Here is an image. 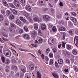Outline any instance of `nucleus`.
Returning a JSON list of instances; mask_svg holds the SVG:
<instances>
[{
	"label": "nucleus",
	"mask_w": 78,
	"mask_h": 78,
	"mask_svg": "<svg viewBox=\"0 0 78 78\" xmlns=\"http://www.w3.org/2000/svg\"><path fill=\"white\" fill-rule=\"evenodd\" d=\"M4 55L7 57H10L11 56V52L9 50H6L4 52Z\"/></svg>",
	"instance_id": "nucleus-1"
},
{
	"label": "nucleus",
	"mask_w": 78,
	"mask_h": 78,
	"mask_svg": "<svg viewBox=\"0 0 78 78\" xmlns=\"http://www.w3.org/2000/svg\"><path fill=\"white\" fill-rule=\"evenodd\" d=\"M13 3L15 6L18 7H19V6H20V4L19 3V0H14Z\"/></svg>",
	"instance_id": "nucleus-2"
},
{
	"label": "nucleus",
	"mask_w": 78,
	"mask_h": 78,
	"mask_svg": "<svg viewBox=\"0 0 78 78\" xmlns=\"http://www.w3.org/2000/svg\"><path fill=\"white\" fill-rule=\"evenodd\" d=\"M74 43L77 46V47H78V36H75L74 38Z\"/></svg>",
	"instance_id": "nucleus-3"
},
{
	"label": "nucleus",
	"mask_w": 78,
	"mask_h": 78,
	"mask_svg": "<svg viewBox=\"0 0 78 78\" xmlns=\"http://www.w3.org/2000/svg\"><path fill=\"white\" fill-rule=\"evenodd\" d=\"M2 34L4 36L7 37L8 36L6 35V30L5 29L2 30Z\"/></svg>",
	"instance_id": "nucleus-4"
},
{
	"label": "nucleus",
	"mask_w": 78,
	"mask_h": 78,
	"mask_svg": "<svg viewBox=\"0 0 78 78\" xmlns=\"http://www.w3.org/2000/svg\"><path fill=\"white\" fill-rule=\"evenodd\" d=\"M23 37L25 39H26L27 40L30 39V36H29V35L27 34H24L23 35Z\"/></svg>",
	"instance_id": "nucleus-5"
},
{
	"label": "nucleus",
	"mask_w": 78,
	"mask_h": 78,
	"mask_svg": "<svg viewBox=\"0 0 78 78\" xmlns=\"http://www.w3.org/2000/svg\"><path fill=\"white\" fill-rule=\"evenodd\" d=\"M25 9L27 10V11H29V12H31V7L30 6H28L27 5L25 7Z\"/></svg>",
	"instance_id": "nucleus-6"
},
{
	"label": "nucleus",
	"mask_w": 78,
	"mask_h": 78,
	"mask_svg": "<svg viewBox=\"0 0 78 78\" xmlns=\"http://www.w3.org/2000/svg\"><path fill=\"white\" fill-rule=\"evenodd\" d=\"M53 42H54V40L52 39L51 38H50L48 40V42L49 44L52 45L53 44Z\"/></svg>",
	"instance_id": "nucleus-7"
},
{
	"label": "nucleus",
	"mask_w": 78,
	"mask_h": 78,
	"mask_svg": "<svg viewBox=\"0 0 78 78\" xmlns=\"http://www.w3.org/2000/svg\"><path fill=\"white\" fill-rule=\"evenodd\" d=\"M31 36L32 37H35L36 36V33L35 30L33 31L32 32Z\"/></svg>",
	"instance_id": "nucleus-8"
},
{
	"label": "nucleus",
	"mask_w": 78,
	"mask_h": 78,
	"mask_svg": "<svg viewBox=\"0 0 78 78\" xmlns=\"http://www.w3.org/2000/svg\"><path fill=\"white\" fill-rule=\"evenodd\" d=\"M41 28L43 30H45L46 29V26L44 24H41Z\"/></svg>",
	"instance_id": "nucleus-9"
},
{
	"label": "nucleus",
	"mask_w": 78,
	"mask_h": 78,
	"mask_svg": "<svg viewBox=\"0 0 78 78\" xmlns=\"http://www.w3.org/2000/svg\"><path fill=\"white\" fill-rule=\"evenodd\" d=\"M43 18L45 20H46L47 21H48L49 19L48 18H50V16L48 15L44 16H43Z\"/></svg>",
	"instance_id": "nucleus-10"
},
{
	"label": "nucleus",
	"mask_w": 78,
	"mask_h": 78,
	"mask_svg": "<svg viewBox=\"0 0 78 78\" xmlns=\"http://www.w3.org/2000/svg\"><path fill=\"white\" fill-rule=\"evenodd\" d=\"M3 2V5H4V6H8V3L5 0H3L2 1Z\"/></svg>",
	"instance_id": "nucleus-11"
},
{
	"label": "nucleus",
	"mask_w": 78,
	"mask_h": 78,
	"mask_svg": "<svg viewBox=\"0 0 78 78\" xmlns=\"http://www.w3.org/2000/svg\"><path fill=\"white\" fill-rule=\"evenodd\" d=\"M59 30L60 31H66V28L63 27H61L60 28Z\"/></svg>",
	"instance_id": "nucleus-12"
},
{
	"label": "nucleus",
	"mask_w": 78,
	"mask_h": 78,
	"mask_svg": "<svg viewBox=\"0 0 78 78\" xmlns=\"http://www.w3.org/2000/svg\"><path fill=\"white\" fill-rule=\"evenodd\" d=\"M65 55L66 56V57H67L68 58H69V57L70 56V53H69V52H65Z\"/></svg>",
	"instance_id": "nucleus-13"
},
{
	"label": "nucleus",
	"mask_w": 78,
	"mask_h": 78,
	"mask_svg": "<svg viewBox=\"0 0 78 78\" xmlns=\"http://www.w3.org/2000/svg\"><path fill=\"white\" fill-rule=\"evenodd\" d=\"M71 20L73 22H74V23H76L77 22L76 19L73 17H71Z\"/></svg>",
	"instance_id": "nucleus-14"
},
{
	"label": "nucleus",
	"mask_w": 78,
	"mask_h": 78,
	"mask_svg": "<svg viewBox=\"0 0 78 78\" xmlns=\"http://www.w3.org/2000/svg\"><path fill=\"white\" fill-rule=\"evenodd\" d=\"M34 29L36 30H37V28H38V24L37 23H34Z\"/></svg>",
	"instance_id": "nucleus-15"
},
{
	"label": "nucleus",
	"mask_w": 78,
	"mask_h": 78,
	"mask_svg": "<svg viewBox=\"0 0 78 78\" xmlns=\"http://www.w3.org/2000/svg\"><path fill=\"white\" fill-rule=\"evenodd\" d=\"M16 22L17 25H18L20 26V25H22L21 22H20V21L19 20H17L16 21Z\"/></svg>",
	"instance_id": "nucleus-16"
},
{
	"label": "nucleus",
	"mask_w": 78,
	"mask_h": 78,
	"mask_svg": "<svg viewBox=\"0 0 78 78\" xmlns=\"http://www.w3.org/2000/svg\"><path fill=\"white\" fill-rule=\"evenodd\" d=\"M41 74L39 72H38L37 73V78H41Z\"/></svg>",
	"instance_id": "nucleus-17"
},
{
	"label": "nucleus",
	"mask_w": 78,
	"mask_h": 78,
	"mask_svg": "<svg viewBox=\"0 0 78 78\" xmlns=\"http://www.w3.org/2000/svg\"><path fill=\"white\" fill-rule=\"evenodd\" d=\"M9 19L10 20H12L14 19V16L12 14L10 15L9 16Z\"/></svg>",
	"instance_id": "nucleus-18"
},
{
	"label": "nucleus",
	"mask_w": 78,
	"mask_h": 78,
	"mask_svg": "<svg viewBox=\"0 0 78 78\" xmlns=\"http://www.w3.org/2000/svg\"><path fill=\"white\" fill-rule=\"evenodd\" d=\"M58 63L59 64H62L63 63V60H62V59L61 58L60 60H58Z\"/></svg>",
	"instance_id": "nucleus-19"
},
{
	"label": "nucleus",
	"mask_w": 78,
	"mask_h": 78,
	"mask_svg": "<svg viewBox=\"0 0 78 78\" xmlns=\"http://www.w3.org/2000/svg\"><path fill=\"white\" fill-rule=\"evenodd\" d=\"M73 69L75 72H78V69L77 68V67H76V66H75V65H74L73 66Z\"/></svg>",
	"instance_id": "nucleus-20"
},
{
	"label": "nucleus",
	"mask_w": 78,
	"mask_h": 78,
	"mask_svg": "<svg viewBox=\"0 0 78 78\" xmlns=\"http://www.w3.org/2000/svg\"><path fill=\"white\" fill-rule=\"evenodd\" d=\"M10 14H11V11L9 10H7L6 12L7 16H9Z\"/></svg>",
	"instance_id": "nucleus-21"
},
{
	"label": "nucleus",
	"mask_w": 78,
	"mask_h": 78,
	"mask_svg": "<svg viewBox=\"0 0 78 78\" xmlns=\"http://www.w3.org/2000/svg\"><path fill=\"white\" fill-rule=\"evenodd\" d=\"M52 75H53V76L55 77V78H58V75L57 74L55 73H52Z\"/></svg>",
	"instance_id": "nucleus-22"
},
{
	"label": "nucleus",
	"mask_w": 78,
	"mask_h": 78,
	"mask_svg": "<svg viewBox=\"0 0 78 78\" xmlns=\"http://www.w3.org/2000/svg\"><path fill=\"white\" fill-rule=\"evenodd\" d=\"M73 55H76L77 54V51L76 49H74L73 50Z\"/></svg>",
	"instance_id": "nucleus-23"
},
{
	"label": "nucleus",
	"mask_w": 78,
	"mask_h": 78,
	"mask_svg": "<svg viewBox=\"0 0 78 78\" xmlns=\"http://www.w3.org/2000/svg\"><path fill=\"white\" fill-rule=\"evenodd\" d=\"M20 19L21 20V21H23V22L24 23H25V22H27V21H26V20L24 19H23V17H20Z\"/></svg>",
	"instance_id": "nucleus-24"
},
{
	"label": "nucleus",
	"mask_w": 78,
	"mask_h": 78,
	"mask_svg": "<svg viewBox=\"0 0 78 78\" xmlns=\"http://www.w3.org/2000/svg\"><path fill=\"white\" fill-rule=\"evenodd\" d=\"M12 12L13 14H15V15H17V10L14 9H13Z\"/></svg>",
	"instance_id": "nucleus-25"
},
{
	"label": "nucleus",
	"mask_w": 78,
	"mask_h": 78,
	"mask_svg": "<svg viewBox=\"0 0 78 78\" xmlns=\"http://www.w3.org/2000/svg\"><path fill=\"white\" fill-rule=\"evenodd\" d=\"M11 27L12 28H16V26L14 23H12L11 24Z\"/></svg>",
	"instance_id": "nucleus-26"
},
{
	"label": "nucleus",
	"mask_w": 78,
	"mask_h": 78,
	"mask_svg": "<svg viewBox=\"0 0 78 78\" xmlns=\"http://www.w3.org/2000/svg\"><path fill=\"white\" fill-rule=\"evenodd\" d=\"M27 19H28L29 22L31 23H33V20L31 17H26Z\"/></svg>",
	"instance_id": "nucleus-27"
},
{
	"label": "nucleus",
	"mask_w": 78,
	"mask_h": 78,
	"mask_svg": "<svg viewBox=\"0 0 78 78\" xmlns=\"http://www.w3.org/2000/svg\"><path fill=\"white\" fill-rule=\"evenodd\" d=\"M24 30L25 31H28V27L27 26H25L24 27Z\"/></svg>",
	"instance_id": "nucleus-28"
},
{
	"label": "nucleus",
	"mask_w": 78,
	"mask_h": 78,
	"mask_svg": "<svg viewBox=\"0 0 78 78\" xmlns=\"http://www.w3.org/2000/svg\"><path fill=\"white\" fill-rule=\"evenodd\" d=\"M68 33L70 36H72V35H73V33L72 32V30H69Z\"/></svg>",
	"instance_id": "nucleus-29"
},
{
	"label": "nucleus",
	"mask_w": 78,
	"mask_h": 78,
	"mask_svg": "<svg viewBox=\"0 0 78 78\" xmlns=\"http://www.w3.org/2000/svg\"><path fill=\"white\" fill-rule=\"evenodd\" d=\"M1 59H2V61L3 62H4V63H5V57H1Z\"/></svg>",
	"instance_id": "nucleus-30"
},
{
	"label": "nucleus",
	"mask_w": 78,
	"mask_h": 78,
	"mask_svg": "<svg viewBox=\"0 0 78 78\" xmlns=\"http://www.w3.org/2000/svg\"><path fill=\"white\" fill-rule=\"evenodd\" d=\"M70 13L72 15H73V16H76V13L74 12H71Z\"/></svg>",
	"instance_id": "nucleus-31"
},
{
	"label": "nucleus",
	"mask_w": 78,
	"mask_h": 78,
	"mask_svg": "<svg viewBox=\"0 0 78 78\" xmlns=\"http://www.w3.org/2000/svg\"><path fill=\"white\" fill-rule=\"evenodd\" d=\"M67 48L68 50H70L71 49V46L69 44H68L67 46Z\"/></svg>",
	"instance_id": "nucleus-32"
},
{
	"label": "nucleus",
	"mask_w": 78,
	"mask_h": 78,
	"mask_svg": "<svg viewBox=\"0 0 78 78\" xmlns=\"http://www.w3.org/2000/svg\"><path fill=\"white\" fill-rule=\"evenodd\" d=\"M55 65L57 68H59V65H58V64L57 62H55Z\"/></svg>",
	"instance_id": "nucleus-33"
},
{
	"label": "nucleus",
	"mask_w": 78,
	"mask_h": 78,
	"mask_svg": "<svg viewBox=\"0 0 78 78\" xmlns=\"http://www.w3.org/2000/svg\"><path fill=\"white\" fill-rule=\"evenodd\" d=\"M57 17L58 18V19H59L61 17V14L60 13H58L57 14Z\"/></svg>",
	"instance_id": "nucleus-34"
},
{
	"label": "nucleus",
	"mask_w": 78,
	"mask_h": 78,
	"mask_svg": "<svg viewBox=\"0 0 78 78\" xmlns=\"http://www.w3.org/2000/svg\"><path fill=\"white\" fill-rule=\"evenodd\" d=\"M20 1L22 4H25V0H20Z\"/></svg>",
	"instance_id": "nucleus-35"
},
{
	"label": "nucleus",
	"mask_w": 78,
	"mask_h": 78,
	"mask_svg": "<svg viewBox=\"0 0 78 78\" xmlns=\"http://www.w3.org/2000/svg\"><path fill=\"white\" fill-rule=\"evenodd\" d=\"M1 12L3 15H5V11L4 10H1Z\"/></svg>",
	"instance_id": "nucleus-36"
},
{
	"label": "nucleus",
	"mask_w": 78,
	"mask_h": 78,
	"mask_svg": "<svg viewBox=\"0 0 78 78\" xmlns=\"http://www.w3.org/2000/svg\"><path fill=\"white\" fill-rule=\"evenodd\" d=\"M9 62H10V60H9V59H7L6 60V62H5L6 64H9Z\"/></svg>",
	"instance_id": "nucleus-37"
},
{
	"label": "nucleus",
	"mask_w": 78,
	"mask_h": 78,
	"mask_svg": "<svg viewBox=\"0 0 78 78\" xmlns=\"http://www.w3.org/2000/svg\"><path fill=\"white\" fill-rule=\"evenodd\" d=\"M39 2L40 4H42V5H44V2H43V1H42V0H39Z\"/></svg>",
	"instance_id": "nucleus-38"
},
{
	"label": "nucleus",
	"mask_w": 78,
	"mask_h": 78,
	"mask_svg": "<svg viewBox=\"0 0 78 78\" xmlns=\"http://www.w3.org/2000/svg\"><path fill=\"white\" fill-rule=\"evenodd\" d=\"M49 56L50 58H52L53 57V55L51 53H50L49 55Z\"/></svg>",
	"instance_id": "nucleus-39"
},
{
	"label": "nucleus",
	"mask_w": 78,
	"mask_h": 78,
	"mask_svg": "<svg viewBox=\"0 0 78 78\" xmlns=\"http://www.w3.org/2000/svg\"><path fill=\"white\" fill-rule=\"evenodd\" d=\"M52 31H53L55 32V31H56V27H54L52 28Z\"/></svg>",
	"instance_id": "nucleus-40"
},
{
	"label": "nucleus",
	"mask_w": 78,
	"mask_h": 78,
	"mask_svg": "<svg viewBox=\"0 0 78 78\" xmlns=\"http://www.w3.org/2000/svg\"><path fill=\"white\" fill-rule=\"evenodd\" d=\"M3 17L2 15H0V21H3Z\"/></svg>",
	"instance_id": "nucleus-41"
},
{
	"label": "nucleus",
	"mask_w": 78,
	"mask_h": 78,
	"mask_svg": "<svg viewBox=\"0 0 78 78\" xmlns=\"http://www.w3.org/2000/svg\"><path fill=\"white\" fill-rule=\"evenodd\" d=\"M21 71L23 73H25V72H26V69H22Z\"/></svg>",
	"instance_id": "nucleus-42"
},
{
	"label": "nucleus",
	"mask_w": 78,
	"mask_h": 78,
	"mask_svg": "<svg viewBox=\"0 0 78 78\" xmlns=\"http://www.w3.org/2000/svg\"><path fill=\"white\" fill-rule=\"evenodd\" d=\"M34 21H38L39 19L37 17H36L34 18Z\"/></svg>",
	"instance_id": "nucleus-43"
},
{
	"label": "nucleus",
	"mask_w": 78,
	"mask_h": 78,
	"mask_svg": "<svg viewBox=\"0 0 78 78\" xmlns=\"http://www.w3.org/2000/svg\"><path fill=\"white\" fill-rule=\"evenodd\" d=\"M66 63H67L68 64H69L70 63V60L68 59H66Z\"/></svg>",
	"instance_id": "nucleus-44"
},
{
	"label": "nucleus",
	"mask_w": 78,
	"mask_h": 78,
	"mask_svg": "<svg viewBox=\"0 0 78 78\" xmlns=\"http://www.w3.org/2000/svg\"><path fill=\"white\" fill-rule=\"evenodd\" d=\"M12 67L13 69H15V70H16L17 69V66L15 65H12Z\"/></svg>",
	"instance_id": "nucleus-45"
},
{
	"label": "nucleus",
	"mask_w": 78,
	"mask_h": 78,
	"mask_svg": "<svg viewBox=\"0 0 78 78\" xmlns=\"http://www.w3.org/2000/svg\"><path fill=\"white\" fill-rule=\"evenodd\" d=\"M49 62L50 64H53V59H51Z\"/></svg>",
	"instance_id": "nucleus-46"
},
{
	"label": "nucleus",
	"mask_w": 78,
	"mask_h": 78,
	"mask_svg": "<svg viewBox=\"0 0 78 78\" xmlns=\"http://www.w3.org/2000/svg\"><path fill=\"white\" fill-rule=\"evenodd\" d=\"M32 46H33V47H37V44H32Z\"/></svg>",
	"instance_id": "nucleus-47"
},
{
	"label": "nucleus",
	"mask_w": 78,
	"mask_h": 78,
	"mask_svg": "<svg viewBox=\"0 0 78 78\" xmlns=\"http://www.w3.org/2000/svg\"><path fill=\"white\" fill-rule=\"evenodd\" d=\"M57 51V49L55 48H54L53 49V52L55 53Z\"/></svg>",
	"instance_id": "nucleus-48"
},
{
	"label": "nucleus",
	"mask_w": 78,
	"mask_h": 78,
	"mask_svg": "<svg viewBox=\"0 0 78 78\" xmlns=\"http://www.w3.org/2000/svg\"><path fill=\"white\" fill-rule=\"evenodd\" d=\"M42 41H43V39H40L39 40H38V42H39L40 43H42Z\"/></svg>",
	"instance_id": "nucleus-49"
},
{
	"label": "nucleus",
	"mask_w": 78,
	"mask_h": 78,
	"mask_svg": "<svg viewBox=\"0 0 78 78\" xmlns=\"http://www.w3.org/2000/svg\"><path fill=\"white\" fill-rule=\"evenodd\" d=\"M23 30L22 29H20L19 30L20 33V34H21V33H23Z\"/></svg>",
	"instance_id": "nucleus-50"
},
{
	"label": "nucleus",
	"mask_w": 78,
	"mask_h": 78,
	"mask_svg": "<svg viewBox=\"0 0 78 78\" xmlns=\"http://www.w3.org/2000/svg\"><path fill=\"white\" fill-rule=\"evenodd\" d=\"M43 11L45 12L46 11H48V8H44L43 9Z\"/></svg>",
	"instance_id": "nucleus-51"
},
{
	"label": "nucleus",
	"mask_w": 78,
	"mask_h": 78,
	"mask_svg": "<svg viewBox=\"0 0 78 78\" xmlns=\"http://www.w3.org/2000/svg\"><path fill=\"white\" fill-rule=\"evenodd\" d=\"M10 5L12 8H15V6L12 4H11Z\"/></svg>",
	"instance_id": "nucleus-52"
},
{
	"label": "nucleus",
	"mask_w": 78,
	"mask_h": 78,
	"mask_svg": "<svg viewBox=\"0 0 78 78\" xmlns=\"http://www.w3.org/2000/svg\"><path fill=\"white\" fill-rule=\"evenodd\" d=\"M59 5H60L61 6H64V5L62 4V2H60Z\"/></svg>",
	"instance_id": "nucleus-53"
},
{
	"label": "nucleus",
	"mask_w": 78,
	"mask_h": 78,
	"mask_svg": "<svg viewBox=\"0 0 78 78\" xmlns=\"http://www.w3.org/2000/svg\"><path fill=\"white\" fill-rule=\"evenodd\" d=\"M41 58L43 59H44V55L43 54H42L41 55Z\"/></svg>",
	"instance_id": "nucleus-54"
},
{
	"label": "nucleus",
	"mask_w": 78,
	"mask_h": 78,
	"mask_svg": "<svg viewBox=\"0 0 78 78\" xmlns=\"http://www.w3.org/2000/svg\"><path fill=\"white\" fill-rule=\"evenodd\" d=\"M73 7H76V4L74 3L73 5Z\"/></svg>",
	"instance_id": "nucleus-55"
},
{
	"label": "nucleus",
	"mask_w": 78,
	"mask_h": 78,
	"mask_svg": "<svg viewBox=\"0 0 78 78\" xmlns=\"http://www.w3.org/2000/svg\"><path fill=\"white\" fill-rule=\"evenodd\" d=\"M62 46V44H59L58 45V48H61V47Z\"/></svg>",
	"instance_id": "nucleus-56"
},
{
	"label": "nucleus",
	"mask_w": 78,
	"mask_h": 78,
	"mask_svg": "<svg viewBox=\"0 0 78 78\" xmlns=\"http://www.w3.org/2000/svg\"><path fill=\"white\" fill-rule=\"evenodd\" d=\"M38 35H39L40 36H42V32L38 33Z\"/></svg>",
	"instance_id": "nucleus-57"
},
{
	"label": "nucleus",
	"mask_w": 78,
	"mask_h": 78,
	"mask_svg": "<svg viewBox=\"0 0 78 78\" xmlns=\"http://www.w3.org/2000/svg\"><path fill=\"white\" fill-rule=\"evenodd\" d=\"M13 54H14V55H16V51L15 50H13Z\"/></svg>",
	"instance_id": "nucleus-58"
},
{
	"label": "nucleus",
	"mask_w": 78,
	"mask_h": 78,
	"mask_svg": "<svg viewBox=\"0 0 78 78\" xmlns=\"http://www.w3.org/2000/svg\"><path fill=\"white\" fill-rule=\"evenodd\" d=\"M45 59L46 60V61H48V57H45Z\"/></svg>",
	"instance_id": "nucleus-59"
},
{
	"label": "nucleus",
	"mask_w": 78,
	"mask_h": 78,
	"mask_svg": "<svg viewBox=\"0 0 78 78\" xmlns=\"http://www.w3.org/2000/svg\"><path fill=\"white\" fill-rule=\"evenodd\" d=\"M64 71L66 73H67V72H68V71H69V69H65V70H64Z\"/></svg>",
	"instance_id": "nucleus-60"
},
{
	"label": "nucleus",
	"mask_w": 78,
	"mask_h": 78,
	"mask_svg": "<svg viewBox=\"0 0 78 78\" xmlns=\"http://www.w3.org/2000/svg\"><path fill=\"white\" fill-rule=\"evenodd\" d=\"M65 44L64 43H63V44H62V47H65Z\"/></svg>",
	"instance_id": "nucleus-61"
},
{
	"label": "nucleus",
	"mask_w": 78,
	"mask_h": 78,
	"mask_svg": "<svg viewBox=\"0 0 78 78\" xmlns=\"http://www.w3.org/2000/svg\"><path fill=\"white\" fill-rule=\"evenodd\" d=\"M49 27L50 28H51L53 27V25H51V24H49Z\"/></svg>",
	"instance_id": "nucleus-62"
},
{
	"label": "nucleus",
	"mask_w": 78,
	"mask_h": 78,
	"mask_svg": "<svg viewBox=\"0 0 78 78\" xmlns=\"http://www.w3.org/2000/svg\"><path fill=\"white\" fill-rule=\"evenodd\" d=\"M76 34H78V30H76Z\"/></svg>",
	"instance_id": "nucleus-63"
},
{
	"label": "nucleus",
	"mask_w": 78,
	"mask_h": 78,
	"mask_svg": "<svg viewBox=\"0 0 78 78\" xmlns=\"http://www.w3.org/2000/svg\"><path fill=\"white\" fill-rule=\"evenodd\" d=\"M25 78H30V76H27L25 77Z\"/></svg>",
	"instance_id": "nucleus-64"
}]
</instances>
